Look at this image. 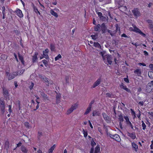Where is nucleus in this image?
Wrapping results in <instances>:
<instances>
[{
  "label": "nucleus",
  "instance_id": "nucleus-44",
  "mask_svg": "<svg viewBox=\"0 0 153 153\" xmlns=\"http://www.w3.org/2000/svg\"><path fill=\"white\" fill-rule=\"evenodd\" d=\"M95 102L94 100H92L91 102H90V103L89 104L88 107H89L90 108H91L92 107V104H93Z\"/></svg>",
  "mask_w": 153,
  "mask_h": 153
},
{
  "label": "nucleus",
  "instance_id": "nucleus-34",
  "mask_svg": "<svg viewBox=\"0 0 153 153\" xmlns=\"http://www.w3.org/2000/svg\"><path fill=\"white\" fill-rule=\"evenodd\" d=\"M25 70L23 69H22L20 70L19 71H18L17 72V73L16 74L17 75L19 74V75H20L22 74L24 72Z\"/></svg>",
  "mask_w": 153,
  "mask_h": 153
},
{
  "label": "nucleus",
  "instance_id": "nucleus-18",
  "mask_svg": "<svg viewBox=\"0 0 153 153\" xmlns=\"http://www.w3.org/2000/svg\"><path fill=\"white\" fill-rule=\"evenodd\" d=\"M21 149L22 152L24 153H27L28 151V150L24 146H21Z\"/></svg>",
  "mask_w": 153,
  "mask_h": 153
},
{
  "label": "nucleus",
  "instance_id": "nucleus-36",
  "mask_svg": "<svg viewBox=\"0 0 153 153\" xmlns=\"http://www.w3.org/2000/svg\"><path fill=\"white\" fill-rule=\"evenodd\" d=\"M43 53L44 57L46 59H49V57L47 53L44 52H43Z\"/></svg>",
  "mask_w": 153,
  "mask_h": 153
},
{
  "label": "nucleus",
  "instance_id": "nucleus-31",
  "mask_svg": "<svg viewBox=\"0 0 153 153\" xmlns=\"http://www.w3.org/2000/svg\"><path fill=\"white\" fill-rule=\"evenodd\" d=\"M91 108L88 107L87 109L85 112V113L84 114L86 115L88 114L89 113V112L91 111Z\"/></svg>",
  "mask_w": 153,
  "mask_h": 153
},
{
  "label": "nucleus",
  "instance_id": "nucleus-30",
  "mask_svg": "<svg viewBox=\"0 0 153 153\" xmlns=\"http://www.w3.org/2000/svg\"><path fill=\"white\" fill-rule=\"evenodd\" d=\"M98 34H96L95 35H92L91 36L92 37V39L95 40L98 37Z\"/></svg>",
  "mask_w": 153,
  "mask_h": 153
},
{
  "label": "nucleus",
  "instance_id": "nucleus-28",
  "mask_svg": "<svg viewBox=\"0 0 153 153\" xmlns=\"http://www.w3.org/2000/svg\"><path fill=\"white\" fill-rule=\"evenodd\" d=\"M50 13L52 15L56 17H57L58 16L56 12H55L54 11L52 10H51Z\"/></svg>",
  "mask_w": 153,
  "mask_h": 153
},
{
  "label": "nucleus",
  "instance_id": "nucleus-49",
  "mask_svg": "<svg viewBox=\"0 0 153 153\" xmlns=\"http://www.w3.org/2000/svg\"><path fill=\"white\" fill-rule=\"evenodd\" d=\"M42 62L44 63V64L46 66H47V65H48L47 61L45 60H43L42 61Z\"/></svg>",
  "mask_w": 153,
  "mask_h": 153
},
{
  "label": "nucleus",
  "instance_id": "nucleus-38",
  "mask_svg": "<svg viewBox=\"0 0 153 153\" xmlns=\"http://www.w3.org/2000/svg\"><path fill=\"white\" fill-rule=\"evenodd\" d=\"M108 32L110 34V35L112 36H114V35L115 34V33H113L112 32V31L111 30H109L108 29H107V30Z\"/></svg>",
  "mask_w": 153,
  "mask_h": 153
},
{
  "label": "nucleus",
  "instance_id": "nucleus-41",
  "mask_svg": "<svg viewBox=\"0 0 153 153\" xmlns=\"http://www.w3.org/2000/svg\"><path fill=\"white\" fill-rule=\"evenodd\" d=\"M124 118L126 120V122L127 124L130 122L129 120V119L128 117L124 116Z\"/></svg>",
  "mask_w": 153,
  "mask_h": 153
},
{
  "label": "nucleus",
  "instance_id": "nucleus-58",
  "mask_svg": "<svg viewBox=\"0 0 153 153\" xmlns=\"http://www.w3.org/2000/svg\"><path fill=\"white\" fill-rule=\"evenodd\" d=\"M124 81L127 83H128L129 82V81L128 79L127 78H124Z\"/></svg>",
  "mask_w": 153,
  "mask_h": 153
},
{
  "label": "nucleus",
  "instance_id": "nucleus-14",
  "mask_svg": "<svg viewBox=\"0 0 153 153\" xmlns=\"http://www.w3.org/2000/svg\"><path fill=\"white\" fill-rule=\"evenodd\" d=\"M101 82V79L100 78H99L94 83V84L92 86L93 88H94L96 86H98L99 85Z\"/></svg>",
  "mask_w": 153,
  "mask_h": 153
},
{
  "label": "nucleus",
  "instance_id": "nucleus-46",
  "mask_svg": "<svg viewBox=\"0 0 153 153\" xmlns=\"http://www.w3.org/2000/svg\"><path fill=\"white\" fill-rule=\"evenodd\" d=\"M149 28L152 31H153V25L152 24L149 25Z\"/></svg>",
  "mask_w": 153,
  "mask_h": 153
},
{
  "label": "nucleus",
  "instance_id": "nucleus-60",
  "mask_svg": "<svg viewBox=\"0 0 153 153\" xmlns=\"http://www.w3.org/2000/svg\"><path fill=\"white\" fill-rule=\"evenodd\" d=\"M121 1H119L118 2V4L120 6V7H119V8H121L123 7V4L121 3Z\"/></svg>",
  "mask_w": 153,
  "mask_h": 153
},
{
  "label": "nucleus",
  "instance_id": "nucleus-63",
  "mask_svg": "<svg viewBox=\"0 0 153 153\" xmlns=\"http://www.w3.org/2000/svg\"><path fill=\"white\" fill-rule=\"evenodd\" d=\"M53 150L54 149H53L51 147L49 150L48 153H52V152Z\"/></svg>",
  "mask_w": 153,
  "mask_h": 153
},
{
  "label": "nucleus",
  "instance_id": "nucleus-56",
  "mask_svg": "<svg viewBox=\"0 0 153 153\" xmlns=\"http://www.w3.org/2000/svg\"><path fill=\"white\" fill-rule=\"evenodd\" d=\"M144 101H140L138 103V104L139 105H140L141 106H143L144 105V103L145 102Z\"/></svg>",
  "mask_w": 153,
  "mask_h": 153
},
{
  "label": "nucleus",
  "instance_id": "nucleus-27",
  "mask_svg": "<svg viewBox=\"0 0 153 153\" xmlns=\"http://www.w3.org/2000/svg\"><path fill=\"white\" fill-rule=\"evenodd\" d=\"M42 79L44 82L47 83L46 84L47 85H49V82L48 78L45 77H44L42 78Z\"/></svg>",
  "mask_w": 153,
  "mask_h": 153
},
{
  "label": "nucleus",
  "instance_id": "nucleus-42",
  "mask_svg": "<svg viewBox=\"0 0 153 153\" xmlns=\"http://www.w3.org/2000/svg\"><path fill=\"white\" fill-rule=\"evenodd\" d=\"M18 56L19 59L21 61L23 60V57L22 55H21L19 53H18Z\"/></svg>",
  "mask_w": 153,
  "mask_h": 153
},
{
  "label": "nucleus",
  "instance_id": "nucleus-15",
  "mask_svg": "<svg viewBox=\"0 0 153 153\" xmlns=\"http://www.w3.org/2000/svg\"><path fill=\"white\" fill-rule=\"evenodd\" d=\"M102 116L105 120L107 121H110V118L105 113H103L102 114Z\"/></svg>",
  "mask_w": 153,
  "mask_h": 153
},
{
  "label": "nucleus",
  "instance_id": "nucleus-6",
  "mask_svg": "<svg viewBox=\"0 0 153 153\" xmlns=\"http://www.w3.org/2000/svg\"><path fill=\"white\" fill-rule=\"evenodd\" d=\"M105 61L107 60L108 64L110 65H111L112 63V61H111L112 57H111V55L106 54L105 55Z\"/></svg>",
  "mask_w": 153,
  "mask_h": 153
},
{
  "label": "nucleus",
  "instance_id": "nucleus-62",
  "mask_svg": "<svg viewBox=\"0 0 153 153\" xmlns=\"http://www.w3.org/2000/svg\"><path fill=\"white\" fill-rule=\"evenodd\" d=\"M66 82V83H68V80L69 79V76H66L65 78Z\"/></svg>",
  "mask_w": 153,
  "mask_h": 153
},
{
  "label": "nucleus",
  "instance_id": "nucleus-33",
  "mask_svg": "<svg viewBox=\"0 0 153 153\" xmlns=\"http://www.w3.org/2000/svg\"><path fill=\"white\" fill-rule=\"evenodd\" d=\"M119 86L121 88L124 90H125V88L126 87V86L123 83H121V84Z\"/></svg>",
  "mask_w": 153,
  "mask_h": 153
},
{
  "label": "nucleus",
  "instance_id": "nucleus-54",
  "mask_svg": "<svg viewBox=\"0 0 153 153\" xmlns=\"http://www.w3.org/2000/svg\"><path fill=\"white\" fill-rule=\"evenodd\" d=\"M127 124L130 126L131 127L132 129H134L133 126L131 124V123L130 122L128 123H127Z\"/></svg>",
  "mask_w": 153,
  "mask_h": 153
},
{
  "label": "nucleus",
  "instance_id": "nucleus-53",
  "mask_svg": "<svg viewBox=\"0 0 153 153\" xmlns=\"http://www.w3.org/2000/svg\"><path fill=\"white\" fill-rule=\"evenodd\" d=\"M2 14H5L6 13L5 12V8L3 6V7H2Z\"/></svg>",
  "mask_w": 153,
  "mask_h": 153
},
{
  "label": "nucleus",
  "instance_id": "nucleus-1",
  "mask_svg": "<svg viewBox=\"0 0 153 153\" xmlns=\"http://www.w3.org/2000/svg\"><path fill=\"white\" fill-rule=\"evenodd\" d=\"M134 28L133 27H130V30L133 31L134 32L136 33H139L140 35H142L143 36H145L146 35L143 33L140 29L138 28L137 27L135 26H133Z\"/></svg>",
  "mask_w": 153,
  "mask_h": 153
},
{
  "label": "nucleus",
  "instance_id": "nucleus-20",
  "mask_svg": "<svg viewBox=\"0 0 153 153\" xmlns=\"http://www.w3.org/2000/svg\"><path fill=\"white\" fill-rule=\"evenodd\" d=\"M100 115V113L97 110H95L93 111L92 113V115L93 116H99Z\"/></svg>",
  "mask_w": 153,
  "mask_h": 153
},
{
  "label": "nucleus",
  "instance_id": "nucleus-57",
  "mask_svg": "<svg viewBox=\"0 0 153 153\" xmlns=\"http://www.w3.org/2000/svg\"><path fill=\"white\" fill-rule=\"evenodd\" d=\"M149 66V68L151 69V70L153 71V64H150Z\"/></svg>",
  "mask_w": 153,
  "mask_h": 153
},
{
  "label": "nucleus",
  "instance_id": "nucleus-47",
  "mask_svg": "<svg viewBox=\"0 0 153 153\" xmlns=\"http://www.w3.org/2000/svg\"><path fill=\"white\" fill-rule=\"evenodd\" d=\"M13 32L15 33L16 35H18L19 33H20V32L18 31L17 30L14 29L13 30Z\"/></svg>",
  "mask_w": 153,
  "mask_h": 153
},
{
  "label": "nucleus",
  "instance_id": "nucleus-19",
  "mask_svg": "<svg viewBox=\"0 0 153 153\" xmlns=\"http://www.w3.org/2000/svg\"><path fill=\"white\" fill-rule=\"evenodd\" d=\"M38 55V53L37 52L35 53V54L34 56H33L32 60L33 62H36V60L37 59V55Z\"/></svg>",
  "mask_w": 153,
  "mask_h": 153
},
{
  "label": "nucleus",
  "instance_id": "nucleus-13",
  "mask_svg": "<svg viewBox=\"0 0 153 153\" xmlns=\"http://www.w3.org/2000/svg\"><path fill=\"white\" fill-rule=\"evenodd\" d=\"M16 12L17 13V14L19 17L20 18H22L23 17V15L22 13V11L18 9H17L16 11Z\"/></svg>",
  "mask_w": 153,
  "mask_h": 153
},
{
  "label": "nucleus",
  "instance_id": "nucleus-35",
  "mask_svg": "<svg viewBox=\"0 0 153 153\" xmlns=\"http://www.w3.org/2000/svg\"><path fill=\"white\" fill-rule=\"evenodd\" d=\"M130 137H131L132 138V139L133 140L135 139L136 138V136L135 134V133H132L131 134Z\"/></svg>",
  "mask_w": 153,
  "mask_h": 153
},
{
  "label": "nucleus",
  "instance_id": "nucleus-23",
  "mask_svg": "<svg viewBox=\"0 0 153 153\" xmlns=\"http://www.w3.org/2000/svg\"><path fill=\"white\" fill-rule=\"evenodd\" d=\"M100 146L98 145L95 148L94 153H98L100 152Z\"/></svg>",
  "mask_w": 153,
  "mask_h": 153
},
{
  "label": "nucleus",
  "instance_id": "nucleus-32",
  "mask_svg": "<svg viewBox=\"0 0 153 153\" xmlns=\"http://www.w3.org/2000/svg\"><path fill=\"white\" fill-rule=\"evenodd\" d=\"M5 147L6 148H8L9 147V143L8 141H6L4 144Z\"/></svg>",
  "mask_w": 153,
  "mask_h": 153
},
{
  "label": "nucleus",
  "instance_id": "nucleus-11",
  "mask_svg": "<svg viewBox=\"0 0 153 153\" xmlns=\"http://www.w3.org/2000/svg\"><path fill=\"white\" fill-rule=\"evenodd\" d=\"M106 51H101L100 52V54L102 56V59L105 62V55H106Z\"/></svg>",
  "mask_w": 153,
  "mask_h": 153
},
{
  "label": "nucleus",
  "instance_id": "nucleus-59",
  "mask_svg": "<svg viewBox=\"0 0 153 153\" xmlns=\"http://www.w3.org/2000/svg\"><path fill=\"white\" fill-rule=\"evenodd\" d=\"M60 99H56V103L58 104L60 102Z\"/></svg>",
  "mask_w": 153,
  "mask_h": 153
},
{
  "label": "nucleus",
  "instance_id": "nucleus-16",
  "mask_svg": "<svg viewBox=\"0 0 153 153\" xmlns=\"http://www.w3.org/2000/svg\"><path fill=\"white\" fill-rule=\"evenodd\" d=\"M100 20L102 22H107L108 20V17L107 16H102L100 18Z\"/></svg>",
  "mask_w": 153,
  "mask_h": 153
},
{
  "label": "nucleus",
  "instance_id": "nucleus-39",
  "mask_svg": "<svg viewBox=\"0 0 153 153\" xmlns=\"http://www.w3.org/2000/svg\"><path fill=\"white\" fill-rule=\"evenodd\" d=\"M82 132L84 135V137H86L88 135V133L87 131H85L83 129L82 130Z\"/></svg>",
  "mask_w": 153,
  "mask_h": 153
},
{
  "label": "nucleus",
  "instance_id": "nucleus-25",
  "mask_svg": "<svg viewBox=\"0 0 153 153\" xmlns=\"http://www.w3.org/2000/svg\"><path fill=\"white\" fill-rule=\"evenodd\" d=\"M50 48L52 51H55V44L53 43H51L50 44Z\"/></svg>",
  "mask_w": 153,
  "mask_h": 153
},
{
  "label": "nucleus",
  "instance_id": "nucleus-3",
  "mask_svg": "<svg viewBox=\"0 0 153 153\" xmlns=\"http://www.w3.org/2000/svg\"><path fill=\"white\" fill-rule=\"evenodd\" d=\"M132 12L134 16L136 18L140 15V12L137 8H134L133 10H132Z\"/></svg>",
  "mask_w": 153,
  "mask_h": 153
},
{
  "label": "nucleus",
  "instance_id": "nucleus-50",
  "mask_svg": "<svg viewBox=\"0 0 153 153\" xmlns=\"http://www.w3.org/2000/svg\"><path fill=\"white\" fill-rule=\"evenodd\" d=\"M34 85V84L33 82H31V85H30L29 88L30 90L32 89H33V87Z\"/></svg>",
  "mask_w": 153,
  "mask_h": 153
},
{
  "label": "nucleus",
  "instance_id": "nucleus-45",
  "mask_svg": "<svg viewBox=\"0 0 153 153\" xmlns=\"http://www.w3.org/2000/svg\"><path fill=\"white\" fill-rule=\"evenodd\" d=\"M113 41H114V42H112L113 44H115V45H116V46L118 45V40L116 41L115 40H113Z\"/></svg>",
  "mask_w": 153,
  "mask_h": 153
},
{
  "label": "nucleus",
  "instance_id": "nucleus-4",
  "mask_svg": "<svg viewBox=\"0 0 153 153\" xmlns=\"http://www.w3.org/2000/svg\"><path fill=\"white\" fill-rule=\"evenodd\" d=\"M109 135L110 137L117 141L119 142L120 140L119 136L117 134L112 135L109 133Z\"/></svg>",
  "mask_w": 153,
  "mask_h": 153
},
{
  "label": "nucleus",
  "instance_id": "nucleus-26",
  "mask_svg": "<svg viewBox=\"0 0 153 153\" xmlns=\"http://www.w3.org/2000/svg\"><path fill=\"white\" fill-rule=\"evenodd\" d=\"M148 75L149 77L152 79H153V72L152 71H149L148 73Z\"/></svg>",
  "mask_w": 153,
  "mask_h": 153
},
{
  "label": "nucleus",
  "instance_id": "nucleus-51",
  "mask_svg": "<svg viewBox=\"0 0 153 153\" xmlns=\"http://www.w3.org/2000/svg\"><path fill=\"white\" fill-rule=\"evenodd\" d=\"M124 90H125L127 92H128L129 93H131V90L129 89H128V88L127 87H126V88H125Z\"/></svg>",
  "mask_w": 153,
  "mask_h": 153
},
{
  "label": "nucleus",
  "instance_id": "nucleus-61",
  "mask_svg": "<svg viewBox=\"0 0 153 153\" xmlns=\"http://www.w3.org/2000/svg\"><path fill=\"white\" fill-rule=\"evenodd\" d=\"M115 108H116V107L115 106H114L113 107V111H114V114L115 116V117H116V111L115 110Z\"/></svg>",
  "mask_w": 153,
  "mask_h": 153
},
{
  "label": "nucleus",
  "instance_id": "nucleus-37",
  "mask_svg": "<svg viewBox=\"0 0 153 153\" xmlns=\"http://www.w3.org/2000/svg\"><path fill=\"white\" fill-rule=\"evenodd\" d=\"M142 126L143 127V130H145L146 128V126L145 125L143 121H142Z\"/></svg>",
  "mask_w": 153,
  "mask_h": 153
},
{
  "label": "nucleus",
  "instance_id": "nucleus-21",
  "mask_svg": "<svg viewBox=\"0 0 153 153\" xmlns=\"http://www.w3.org/2000/svg\"><path fill=\"white\" fill-rule=\"evenodd\" d=\"M141 70L140 69H137L134 71V73L137 74L138 76H140L141 74Z\"/></svg>",
  "mask_w": 153,
  "mask_h": 153
},
{
  "label": "nucleus",
  "instance_id": "nucleus-9",
  "mask_svg": "<svg viewBox=\"0 0 153 153\" xmlns=\"http://www.w3.org/2000/svg\"><path fill=\"white\" fill-rule=\"evenodd\" d=\"M77 105L76 104H75L74 105H72L71 108L67 111L68 114H70L74 110L76 109V108L77 107Z\"/></svg>",
  "mask_w": 153,
  "mask_h": 153
},
{
  "label": "nucleus",
  "instance_id": "nucleus-10",
  "mask_svg": "<svg viewBox=\"0 0 153 153\" xmlns=\"http://www.w3.org/2000/svg\"><path fill=\"white\" fill-rule=\"evenodd\" d=\"M39 92L40 93V95L42 98L44 100H49V98L48 97L47 95L43 92L42 91H39Z\"/></svg>",
  "mask_w": 153,
  "mask_h": 153
},
{
  "label": "nucleus",
  "instance_id": "nucleus-40",
  "mask_svg": "<svg viewBox=\"0 0 153 153\" xmlns=\"http://www.w3.org/2000/svg\"><path fill=\"white\" fill-rule=\"evenodd\" d=\"M62 58V56L60 54H58L57 56L55 58V61H56L58 60L59 59H60Z\"/></svg>",
  "mask_w": 153,
  "mask_h": 153
},
{
  "label": "nucleus",
  "instance_id": "nucleus-5",
  "mask_svg": "<svg viewBox=\"0 0 153 153\" xmlns=\"http://www.w3.org/2000/svg\"><path fill=\"white\" fill-rule=\"evenodd\" d=\"M0 109L2 114H3L5 111V104L4 101L0 100Z\"/></svg>",
  "mask_w": 153,
  "mask_h": 153
},
{
  "label": "nucleus",
  "instance_id": "nucleus-12",
  "mask_svg": "<svg viewBox=\"0 0 153 153\" xmlns=\"http://www.w3.org/2000/svg\"><path fill=\"white\" fill-rule=\"evenodd\" d=\"M131 146L133 149L136 152H137L138 150L137 145L134 142H132L131 143Z\"/></svg>",
  "mask_w": 153,
  "mask_h": 153
},
{
  "label": "nucleus",
  "instance_id": "nucleus-17",
  "mask_svg": "<svg viewBox=\"0 0 153 153\" xmlns=\"http://www.w3.org/2000/svg\"><path fill=\"white\" fill-rule=\"evenodd\" d=\"M94 30L100 32L101 31L100 25V24H98L97 26L94 27Z\"/></svg>",
  "mask_w": 153,
  "mask_h": 153
},
{
  "label": "nucleus",
  "instance_id": "nucleus-22",
  "mask_svg": "<svg viewBox=\"0 0 153 153\" xmlns=\"http://www.w3.org/2000/svg\"><path fill=\"white\" fill-rule=\"evenodd\" d=\"M94 45L96 48H100V49L102 50L100 44L97 42H94Z\"/></svg>",
  "mask_w": 153,
  "mask_h": 153
},
{
  "label": "nucleus",
  "instance_id": "nucleus-24",
  "mask_svg": "<svg viewBox=\"0 0 153 153\" xmlns=\"http://www.w3.org/2000/svg\"><path fill=\"white\" fill-rule=\"evenodd\" d=\"M16 75L13 74H9L8 76V79L9 80H11L14 78L16 76Z\"/></svg>",
  "mask_w": 153,
  "mask_h": 153
},
{
  "label": "nucleus",
  "instance_id": "nucleus-52",
  "mask_svg": "<svg viewBox=\"0 0 153 153\" xmlns=\"http://www.w3.org/2000/svg\"><path fill=\"white\" fill-rule=\"evenodd\" d=\"M61 98V95L60 94H58L57 93H56V99H60Z\"/></svg>",
  "mask_w": 153,
  "mask_h": 153
},
{
  "label": "nucleus",
  "instance_id": "nucleus-43",
  "mask_svg": "<svg viewBox=\"0 0 153 153\" xmlns=\"http://www.w3.org/2000/svg\"><path fill=\"white\" fill-rule=\"evenodd\" d=\"M42 132H39V131L38 132V136H37V137H38V138L39 140L41 136H42Z\"/></svg>",
  "mask_w": 153,
  "mask_h": 153
},
{
  "label": "nucleus",
  "instance_id": "nucleus-7",
  "mask_svg": "<svg viewBox=\"0 0 153 153\" xmlns=\"http://www.w3.org/2000/svg\"><path fill=\"white\" fill-rule=\"evenodd\" d=\"M153 89V86L151 85L150 84L148 83L146 88V92L149 93Z\"/></svg>",
  "mask_w": 153,
  "mask_h": 153
},
{
  "label": "nucleus",
  "instance_id": "nucleus-29",
  "mask_svg": "<svg viewBox=\"0 0 153 153\" xmlns=\"http://www.w3.org/2000/svg\"><path fill=\"white\" fill-rule=\"evenodd\" d=\"M118 119L120 121V122H123L124 121L123 116L122 114H120L119 115Z\"/></svg>",
  "mask_w": 153,
  "mask_h": 153
},
{
  "label": "nucleus",
  "instance_id": "nucleus-64",
  "mask_svg": "<svg viewBox=\"0 0 153 153\" xmlns=\"http://www.w3.org/2000/svg\"><path fill=\"white\" fill-rule=\"evenodd\" d=\"M96 144V143L93 140V141H91V145L93 146V147H94V146Z\"/></svg>",
  "mask_w": 153,
  "mask_h": 153
},
{
  "label": "nucleus",
  "instance_id": "nucleus-48",
  "mask_svg": "<svg viewBox=\"0 0 153 153\" xmlns=\"http://www.w3.org/2000/svg\"><path fill=\"white\" fill-rule=\"evenodd\" d=\"M96 13L97 14L98 16L100 17V18L101 17V16H102V13L100 12H97V11H96Z\"/></svg>",
  "mask_w": 153,
  "mask_h": 153
},
{
  "label": "nucleus",
  "instance_id": "nucleus-8",
  "mask_svg": "<svg viewBox=\"0 0 153 153\" xmlns=\"http://www.w3.org/2000/svg\"><path fill=\"white\" fill-rule=\"evenodd\" d=\"M100 27L101 28V30L102 31V34L105 33L108 29L107 27L105 25L104 23H103L100 25Z\"/></svg>",
  "mask_w": 153,
  "mask_h": 153
},
{
  "label": "nucleus",
  "instance_id": "nucleus-55",
  "mask_svg": "<svg viewBox=\"0 0 153 153\" xmlns=\"http://www.w3.org/2000/svg\"><path fill=\"white\" fill-rule=\"evenodd\" d=\"M147 22L149 24V25H151V24H152V21L151 20H147Z\"/></svg>",
  "mask_w": 153,
  "mask_h": 153
},
{
  "label": "nucleus",
  "instance_id": "nucleus-2",
  "mask_svg": "<svg viewBox=\"0 0 153 153\" xmlns=\"http://www.w3.org/2000/svg\"><path fill=\"white\" fill-rule=\"evenodd\" d=\"M3 91V94L5 98L7 99L9 98V93L8 89L5 87L3 86L2 88Z\"/></svg>",
  "mask_w": 153,
  "mask_h": 153
}]
</instances>
